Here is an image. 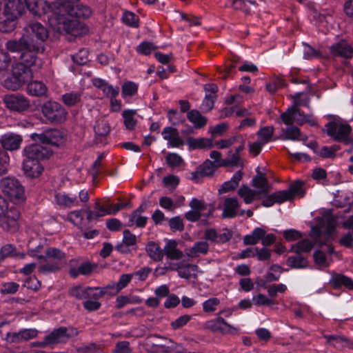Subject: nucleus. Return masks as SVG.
I'll return each mask as SVG.
<instances>
[{
	"instance_id": "obj_60",
	"label": "nucleus",
	"mask_w": 353,
	"mask_h": 353,
	"mask_svg": "<svg viewBox=\"0 0 353 353\" xmlns=\"http://www.w3.org/2000/svg\"><path fill=\"white\" fill-rule=\"evenodd\" d=\"M272 194L276 203H282L285 201L292 200L291 193L288 192L287 190L277 191Z\"/></svg>"
},
{
	"instance_id": "obj_24",
	"label": "nucleus",
	"mask_w": 353,
	"mask_h": 353,
	"mask_svg": "<svg viewBox=\"0 0 353 353\" xmlns=\"http://www.w3.org/2000/svg\"><path fill=\"white\" fill-rule=\"evenodd\" d=\"M25 173L30 177H38L43 172V167L39 161L25 159L23 163Z\"/></svg>"
},
{
	"instance_id": "obj_7",
	"label": "nucleus",
	"mask_w": 353,
	"mask_h": 353,
	"mask_svg": "<svg viewBox=\"0 0 353 353\" xmlns=\"http://www.w3.org/2000/svg\"><path fill=\"white\" fill-rule=\"evenodd\" d=\"M5 107L11 112L21 113L30 108V100L19 93L7 94L2 97Z\"/></svg>"
},
{
	"instance_id": "obj_14",
	"label": "nucleus",
	"mask_w": 353,
	"mask_h": 353,
	"mask_svg": "<svg viewBox=\"0 0 353 353\" xmlns=\"http://www.w3.org/2000/svg\"><path fill=\"white\" fill-rule=\"evenodd\" d=\"M71 336L68 333V329L65 327H61L58 329L54 330L51 333L47 335L43 341L39 343L41 347H46L52 345L59 343L67 341Z\"/></svg>"
},
{
	"instance_id": "obj_6",
	"label": "nucleus",
	"mask_w": 353,
	"mask_h": 353,
	"mask_svg": "<svg viewBox=\"0 0 353 353\" xmlns=\"http://www.w3.org/2000/svg\"><path fill=\"white\" fill-rule=\"evenodd\" d=\"M78 197L79 199L74 195L61 192L55 194V201L57 205L65 208L84 205L90 199L88 191L81 190L79 192Z\"/></svg>"
},
{
	"instance_id": "obj_13",
	"label": "nucleus",
	"mask_w": 353,
	"mask_h": 353,
	"mask_svg": "<svg viewBox=\"0 0 353 353\" xmlns=\"http://www.w3.org/2000/svg\"><path fill=\"white\" fill-rule=\"evenodd\" d=\"M32 137L34 140L39 141L42 143L54 145L57 147L62 145L65 141L62 133L57 130L46 132L43 134H33Z\"/></svg>"
},
{
	"instance_id": "obj_11",
	"label": "nucleus",
	"mask_w": 353,
	"mask_h": 353,
	"mask_svg": "<svg viewBox=\"0 0 353 353\" xmlns=\"http://www.w3.org/2000/svg\"><path fill=\"white\" fill-rule=\"evenodd\" d=\"M240 203L236 197L225 198L223 205L222 217L224 219H232L236 216H243L245 210L240 209Z\"/></svg>"
},
{
	"instance_id": "obj_26",
	"label": "nucleus",
	"mask_w": 353,
	"mask_h": 353,
	"mask_svg": "<svg viewBox=\"0 0 353 353\" xmlns=\"http://www.w3.org/2000/svg\"><path fill=\"white\" fill-rule=\"evenodd\" d=\"M238 195L243 199L245 204L252 203L255 199L261 198V194L254 190L251 189L246 185H242L237 191Z\"/></svg>"
},
{
	"instance_id": "obj_31",
	"label": "nucleus",
	"mask_w": 353,
	"mask_h": 353,
	"mask_svg": "<svg viewBox=\"0 0 353 353\" xmlns=\"http://www.w3.org/2000/svg\"><path fill=\"white\" fill-rule=\"evenodd\" d=\"M209 249V245L206 241H199L194 243V245L187 250L186 254L189 257L196 258L200 254H207Z\"/></svg>"
},
{
	"instance_id": "obj_45",
	"label": "nucleus",
	"mask_w": 353,
	"mask_h": 353,
	"mask_svg": "<svg viewBox=\"0 0 353 353\" xmlns=\"http://www.w3.org/2000/svg\"><path fill=\"white\" fill-rule=\"evenodd\" d=\"M304 183L301 181H296L292 183L290 188L288 190V192L291 193V199L292 200L296 196L303 197L305 194V190L303 189Z\"/></svg>"
},
{
	"instance_id": "obj_59",
	"label": "nucleus",
	"mask_w": 353,
	"mask_h": 353,
	"mask_svg": "<svg viewBox=\"0 0 353 353\" xmlns=\"http://www.w3.org/2000/svg\"><path fill=\"white\" fill-rule=\"evenodd\" d=\"M14 20L9 17H6L5 19L0 18V31L3 32H9L14 29Z\"/></svg>"
},
{
	"instance_id": "obj_30",
	"label": "nucleus",
	"mask_w": 353,
	"mask_h": 353,
	"mask_svg": "<svg viewBox=\"0 0 353 353\" xmlns=\"http://www.w3.org/2000/svg\"><path fill=\"white\" fill-rule=\"evenodd\" d=\"M46 85L41 81H34L28 84L27 92L29 94L36 97H41L47 92Z\"/></svg>"
},
{
	"instance_id": "obj_3",
	"label": "nucleus",
	"mask_w": 353,
	"mask_h": 353,
	"mask_svg": "<svg viewBox=\"0 0 353 353\" xmlns=\"http://www.w3.org/2000/svg\"><path fill=\"white\" fill-rule=\"evenodd\" d=\"M48 38L47 29L40 23H30L24 28V33L18 39L23 45L33 44L37 46H44V41Z\"/></svg>"
},
{
	"instance_id": "obj_37",
	"label": "nucleus",
	"mask_w": 353,
	"mask_h": 353,
	"mask_svg": "<svg viewBox=\"0 0 353 353\" xmlns=\"http://www.w3.org/2000/svg\"><path fill=\"white\" fill-rule=\"evenodd\" d=\"M287 265L292 268H305L308 265V261L303 254H296L294 256L288 257Z\"/></svg>"
},
{
	"instance_id": "obj_12",
	"label": "nucleus",
	"mask_w": 353,
	"mask_h": 353,
	"mask_svg": "<svg viewBox=\"0 0 353 353\" xmlns=\"http://www.w3.org/2000/svg\"><path fill=\"white\" fill-rule=\"evenodd\" d=\"M205 327L214 332H220L223 334H232L233 331H238L237 327L229 324L223 316L219 315H216L214 319L206 321Z\"/></svg>"
},
{
	"instance_id": "obj_64",
	"label": "nucleus",
	"mask_w": 353,
	"mask_h": 353,
	"mask_svg": "<svg viewBox=\"0 0 353 353\" xmlns=\"http://www.w3.org/2000/svg\"><path fill=\"white\" fill-rule=\"evenodd\" d=\"M20 331L19 332H9L6 334L4 340L6 343L12 344V343H20L23 342L22 338L21 336Z\"/></svg>"
},
{
	"instance_id": "obj_2",
	"label": "nucleus",
	"mask_w": 353,
	"mask_h": 353,
	"mask_svg": "<svg viewBox=\"0 0 353 353\" xmlns=\"http://www.w3.org/2000/svg\"><path fill=\"white\" fill-rule=\"evenodd\" d=\"M6 48L12 52H21L20 63L23 64L28 68L31 67H34L35 69L40 68L43 65V61L39 54L44 52L45 47L30 43L23 45L21 43V41L10 40L6 42Z\"/></svg>"
},
{
	"instance_id": "obj_52",
	"label": "nucleus",
	"mask_w": 353,
	"mask_h": 353,
	"mask_svg": "<svg viewBox=\"0 0 353 353\" xmlns=\"http://www.w3.org/2000/svg\"><path fill=\"white\" fill-rule=\"evenodd\" d=\"M219 304L220 300L218 298H210L203 303V310L206 313H212L216 310L217 306Z\"/></svg>"
},
{
	"instance_id": "obj_4",
	"label": "nucleus",
	"mask_w": 353,
	"mask_h": 353,
	"mask_svg": "<svg viewBox=\"0 0 353 353\" xmlns=\"http://www.w3.org/2000/svg\"><path fill=\"white\" fill-rule=\"evenodd\" d=\"M2 192L15 203H19L26 200L25 189L15 178L6 177L1 180Z\"/></svg>"
},
{
	"instance_id": "obj_43",
	"label": "nucleus",
	"mask_w": 353,
	"mask_h": 353,
	"mask_svg": "<svg viewBox=\"0 0 353 353\" xmlns=\"http://www.w3.org/2000/svg\"><path fill=\"white\" fill-rule=\"evenodd\" d=\"M148 217L142 216L137 212H132L129 216L128 226L131 227L136 225L138 228H144L147 223Z\"/></svg>"
},
{
	"instance_id": "obj_58",
	"label": "nucleus",
	"mask_w": 353,
	"mask_h": 353,
	"mask_svg": "<svg viewBox=\"0 0 353 353\" xmlns=\"http://www.w3.org/2000/svg\"><path fill=\"white\" fill-rule=\"evenodd\" d=\"M165 339V338H161L157 335L149 336L145 340L147 350L151 351V349H157V344L163 343L161 340Z\"/></svg>"
},
{
	"instance_id": "obj_36",
	"label": "nucleus",
	"mask_w": 353,
	"mask_h": 353,
	"mask_svg": "<svg viewBox=\"0 0 353 353\" xmlns=\"http://www.w3.org/2000/svg\"><path fill=\"white\" fill-rule=\"evenodd\" d=\"M198 266L193 264H181L179 270V276L185 279H196L197 277Z\"/></svg>"
},
{
	"instance_id": "obj_28",
	"label": "nucleus",
	"mask_w": 353,
	"mask_h": 353,
	"mask_svg": "<svg viewBox=\"0 0 353 353\" xmlns=\"http://www.w3.org/2000/svg\"><path fill=\"white\" fill-rule=\"evenodd\" d=\"M171 260H179L183 256V252L177 248V243L174 240H170L163 249V255Z\"/></svg>"
},
{
	"instance_id": "obj_18",
	"label": "nucleus",
	"mask_w": 353,
	"mask_h": 353,
	"mask_svg": "<svg viewBox=\"0 0 353 353\" xmlns=\"http://www.w3.org/2000/svg\"><path fill=\"white\" fill-rule=\"evenodd\" d=\"M326 343L336 349L345 347L353 350V341L345 336L323 334Z\"/></svg>"
},
{
	"instance_id": "obj_21",
	"label": "nucleus",
	"mask_w": 353,
	"mask_h": 353,
	"mask_svg": "<svg viewBox=\"0 0 353 353\" xmlns=\"http://www.w3.org/2000/svg\"><path fill=\"white\" fill-rule=\"evenodd\" d=\"M163 139L168 141V143L173 148H179L184 144V141L180 138L179 133L176 128L166 127L162 132Z\"/></svg>"
},
{
	"instance_id": "obj_42",
	"label": "nucleus",
	"mask_w": 353,
	"mask_h": 353,
	"mask_svg": "<svg viewBox=\"0 0 353 353\" xmlns=\"http://www.w3.org/2000/svg\"><path fill=\"white\" fill-rule=\"evenodd\" d=\"M63 264L59 262H55L48 257L45 259V263L39 266V271L43 273H50L56 272L61 269Z\"/></svg>"
},
{
	"instance_id": "obj_63",
	"label": "nucleus",
	"mask_w": 353,
	"mask_h": 353,
	"mask_svg": "<svg viewBox=\"0 0 353 353\" xmlns=\"http://www.w3.org/2000/svg\"><path fill=\"white\" fill-rule=\"evenodd\" d=\"M83 212L82 210L72 211L68 214V220L74 225H78L83 219Z\"/></svg>"
},
{
	"instance_id": "obj_10",
	"label": "nucleus",
	"mask_w": 353,
	"mask_h": 353,
	"mask_svg": "<svg viewBox=\"0 0 353 353\" xmlns=\"http://www.w3.org/2000/svg\"><path fill=\"white\" fill-rule=\"evenodd\" d=\"M57 1V0H54L52 2L48 3L45 0H25V3L27 8L34 15L41 16L47 14L48 19L53 12L54 5Z\"/></svg>"
},
{
	"instance_id": "obj_40",
	"label": "nucleus",
	"mask_w": 353,
	"mask_h": 353,
	"mask_svg": "<svg viewBox=\"0 0 353 353\" xmlns=\"http://www.w3.org/2000/svg\"><path fill=\"white\" fill-rule=\"evenodd\" d=\"M111 288L110 285H107L105 288H87V299H94L95 301L103 297L105 294H110L108 291Z\"/></svg>"
},
{
	"instance_id": "obj_29",
	"label": "nucleus",
	"mask_w": 353,
	"mask_h": 353,
	"mask_svg": "<svg viewBox=\"0 0 353 353\" xmlns=\"http://www.w3.org/2000/svg\"><path fill=\"white\" fill-rule=\"evenodd\" d=\"M186 143L190 150L212 148L213 147L212 139L208 138L188 137Z\"/></svg>"
},
{
	"instance_id": "obj_50",
	"label": "nucleus",
	"mask_w": 353,
	"mask_h": 353,
	"mask_svg": "<svg viewBox=\"0 0 353 353\" xmlns=\"http://www.w3.org/2000/svg\"><path fill=\"white\" fill-rule=\"evenodd\" d=\"M135 114V111L132 110H125L123 112L124 124L128 130H133L137 124V121L134 118Z\"/></svg>"
},
{
	"instance_id": "obj_49",
	"label": "nucleus",
	"mask_w": 353,
	"mask_h": 353,
	"mask_svg": "<svg viewBox=\"0 0 353 353\" xmlns=\"http://www.w3.org/2000/svg\"><path fill=\"white\" fill-rule=\"evenodd\" d=\"M46 257L54 260L55 262H59L61 264L65 263V254L58 249L52 248L48 249Z\"/></svg>"
},
{
	"instance_id": "obj_53",
	"label": "nucleus",
	"mask_w": 353,
	"mask_h": 353,
	"mask_svg": "<svg viewBox=\"0 0 353 353\" xmlns=\"http://www.w3.org/2000/svg\"><path fill=\"white\" fill-rule=\"evenodd\" d=\"M273 133L274 128L272 126H266L261 128L257 132V135L261 139V142L265 144L271 140Z\"/></svg>"
},
{
	"instance_id": "obj_41",
	"label": "nucleus",
	"mask_w": 353,
	"mask_h": 353,
	"mask_svg": "<svg viewBox=\"0 0 353 353\" xmlns=\"http://www.w3.org/2000/svg\"><path fill=\"white\" fill-rule=\"evenodd\" d=\"M81 92L77 91L67 92L62 95V101L68 107L74 106L81 102Z\"/></svg>"
},
{
	"instance_id": "obj_61",
	"label": "nucleus",
	"mask_w": 353,
	"mask_h": 353,
	"mask_svg": "<svg viewBox=\"0 0 353 353\" xmlns=\"http://www.w3.org/2000/svg\"><path fill=\"white\" fill-rule=\"evenodd\" d=\"M166 161L172 168L178 167L183 162V159L176 153H169L166 156Z\"/></svg>"
},
{
	"instance_id": "obj_16",
	"label": "nucleus",
	"mask_w": 353,
	"mask_h": 353,
	"mask_svg": "<svg viewBox=\"0 0 353 353\" xmlns=\"http://www.w3.org/2000/svg\"><path fill=\"white\" fill-rule=\"evenodd\" d=\"M25 11L24 2L21 0H10L4 6L3 14L6 17L16 19Z\"/></svg>"
},
{
	"instance_id": "obj_19",
	"label": "nucleus",
	"mask_w": 353,
	"mask_h": 353,
	"mask_svg": "<svg viewBox=\"0 0 353 353\" xmlns=\"http://www.w3.org/2000/svg\"><path fill=\"white\" fill-rule=\"evenodd\" d=\"M23 139L22 137L16 134H6L3 135L1 138L0 145L1 150L4 151L3 149L6 150H18L20 148Z\"/></svg>"
},
{
	"instance_id": "obj_33",
	"label": "nucleus",
	"mask_w": 353,
	"mask_h": 353,
	"mask_svg": "<svg viewBox=\"0 0 353 353\" xmlns=\"http://www.w3.org/2000/svg\"><path fill=\"white\" fill-rule=\"evenodd\" d=\"M187 117L188 120L194 125L195 128H201L204 127L208 121L205 117L196 110H192L188 112Z\"/></svg>"
},
{
	"instance_id": "obj_20",
	"label": "nucleus",
	"mask_w": 353,
	"mask_h": 353,
	"mask_svg": "<svg viewBox=\"0 0 353 353\" xmlns=\"http://www.w3.org/2000/svg\"><path fill=\"white\" fill-rule=\"evenodd\" d=\"M301 96V93H296L293 97L294 99V105L288 108L286 112H283L281 117L283 122L285 125H292L295 122L296 116L298 114L301 116V112L299 109V106L301 105V103L297 100Z\"/></svg>"
},
{
	"instance_id": "obj_48",
	"label": "nucleus",
	"mask_w": 353,
	"mask_h": 353,
	"mask_svg": "<svg viewBox=\"0 0 353 353\" xmlns=\"http://www.w3.org/2000/svg\"><path fill=\"white\" fill-rule=\"evenodd\" d=\"M340 149L338 145H333L330 147L324 146L319 151H316V154L322 158L333 159L336 157L335 152Z\"/></svg>"
},
{
	"instance_id": "obj_39",
	"label": "nucleus",
	"mask_w": 353,
	"mask_h": 353,
	"mask_svg": "<svg viewBox=\"0 0 353 353\" xmlns=\"http://www.w3.org/2000/svg\"><path fill=\"white\" fill-rule=\"evenodd\" d=\"M312 248L313 243L310 240L303 239L293 245L290 249V252L295 254H303L304 253L310 252Z\"/></svg>"
},
{
	"instance_id": "obj_54",
	"label": "nucleus",
	"mask_w": 353,
	"mask_h": 353,
	"mask_svg": "<svg viewBox=\"0 0 353 353\" xmlns=\"http://www.w3.org/2000/svg\"><path fill=\"white\" fill-rule=\"evenodd\" d=\"M94 131L97 136L105 137L110 132V126L107 121H98L94 126Z\"/></svg>"
},
{
	"instance_id": "obj_56",
	"label": "nucleus",
	"mask_w": 353,
	"mask_h": 353,
	"mask_svg": "<svg viewBox=\"0 0 353 353\" xmlns=\"http://www.w3.org/2000/svg\"><path fill=\"white\" fill-rule=\"evenodd\" d=\"M123 21L127 25L132 27L139 26V17L131 12H125L123 15Z\"/></svg>"
},
{
	"instance_id": "obj_8",
	"label": "nucleus",
	"mask_w": 353,
	"mask_h": 353,
	"mask_svg": "<svg viewBox=\"0 0 353 353\" xmlns=\"http://www.w3.org/2000/svg\"><path fill=\"white\" fill-rule=\"evenodd\" d=\"M326 131L328 136L335 141L349 143V136L352 131L351 126L347 123L339 122H330L326 125Z\"/></svg>"
},
{
	"instance_id": "obj_47",
	"label": "nucleus",
	"mask_w": 353,
	"mask_h": 353,
	"mask_svg": "<svg viewBox=\"0 0 353 353\" xmlns=\"http://www.w3.org/2000/svg\"><path fill=\"white\" fill-rule=\"evenodd\" d=\"M199 168L205 176H212L217 169V165L214 162L208 159L200 165Z\"/></svg>"
},
{
	"instance_id": "obj_35",
	"label": "nucleus",
	"mask_w": 353,
	"mask_h": 353,
	"mask_svg": "<svg viewBox=\"0 0 353 353\" xmlns=\"http://www.w3.org/2000/svg\"><path fill=\"white\" fill-rule=\"evenodd\" d=\"M134 274H123L121 275L118 283L110 285L111 288L110 290V294L115 295L122 289L125 288L128 283L131 281Z\"/></svg>"
},
{
	"instance_id": "obj_57",
	"label": "nucleus",
	"mask_w": 353,
	"mask_h": 353,
	"mask_svg": "<svg viewBox=\"0 0 353 353\" xmlns=\"http://www.w3.org/2000/svg\"><path fill=\"white\" fill-rule=\"evenodd\" d=\"M74 62L79 65H84L88 61V51L86 49H81L72 56Z\"/></svg>"
},
{
	"instance_id": "obj_17",
	"label": "nucleus",
	"mask_w": 353,
	"mask_h": 353,
	"mask_svg": "<svg viewBox=\"0 0 353 353\" xmlns=\"http://www.w3.org/2000/svg\"><path fill=\"white\" fill-rule=\"evenodd\" d=\"M330 53L335 57L350 59L353 57V48L345 40H341L330 48Z\"/></svg>"
},
{
	"instance_id": "obj_9",
	"label": "nucleus",
	"mask_w": 353,
	"mask_h": 353,
	"mask_svg": "<svg viewBox=\"0 0 353 353\" xmlns=\"http://www.w3.org/2000/svg\"><path fill=\"white\" fill-rule=\"evenodd\" d=\"M19 217L20 213L17 208H11L6 213L0 215V227L5 232L14 233L19 228Z\"/></svg>"
},
{
	"instance_id": "obj_5",
	"label": "nucleus",
	"mask_w": 353,
	"mask_h": 353,
	"mask_svg": "<svg viewBox=\"0 0 353 353\" xmlns=\"http://www.w3.org/2000/svg\"><path fill=\"white\" fill-rule=\"evenodd\" d=\"M41 112L48 121L56 124L64 122L68 114L65 109L60 103L51 101L43 105Z\"/></svg>"
},
{
	"instance_id": "obj_55",
	"label": "nucleus",
	"mask_w": 353,
	"mask_h": 353,
	"mask_svg": "<svg viewBox=\"0 0 353 353\" xmlns=\"http://www.w3.org/2000/svg\"><path fill=\"white\" fill-rule=\"evenodd\" d=\"M191 319L192 316L190 315L184 314L172 321L170 325L174 330H178L185 325Z\"/></svg>"
},
{
	"instance_id": "obj_38",
	"label": "nucleus",
	"mask_w": 353,
	"mask_h": 353,
	"mask_svg": "<svg viewBox=\"0 0 353 353\" xmlns=\"http://www.w3.org/2000/svg\"><path fill=\"white\" fill-rule=\"evenodd\" d=\"M146 252L149 256L154 261H161L163 257V250L161 249L159 245L153 242H149L146 245Z\"/></svg>"
},
{
	"instance_id": "obj_25",
	"label": "nucleus",
	"mask_w": 353,
	"mask_h": 353,
	"mask_svg": "<svg viewBox=\"0 0 353 353\" xmlns=\"http://www.w3.org/2000/svg\"><path fill=\"white\" fill-rule=\"evenodd\" d=\"M93 85L101 90L106 97H117L119 95V88L118 86L114 87L101 79H94Z\"/></svg>"
},
{
	"instance_id": "obj_51",
	"label": "nucleus",
	"mask_w": 353,
	"mask_h": 353,
	"mask_svg": "<svg viewBox=\"0 0 353 353\" xmlns=\"http://www.w3.org/2000/svg\"><path fill=\"white\" fill-rule=\"evenodd\" d=\"M3 85L6 89L12 91L18 90L22 87L21 81L17 80L12 73L10 77L4 80Z\"/></svg>"
},
{
	"instance_id": "obj_22",
	"label": "nucleus",
	"mask_w": 353,
	"mask_h": 353,
	"mask_svg": "<svg viewBox=\"0 0 353 353\" xmlns=\"http://www.w3.org/2000/svg\"><path fill=\"white\" fill-rule=\"evenodd\" d=\"M163 343L157 344V349H151L152 352H157L162 353H183V348L180 345L176 344L174 341L165 339L162 340Z\"/></svg>"
},
{
	"instance_id": "obj_44",
	"label": "nucleus",
	"mask_w": 353,
	"mask_h": 353,
	"mask_svg": "<svg viewBox=\"0 0 353 353\" xmlns=\"http://www.w3.org/2000/svg\"><path fill=\"white\" fill-rule=\"evenodd\" d=\"M239 141H243V137L241 135H236L213 142V147L216 146L219 149L228 148Z\"/></svg>"
},
{
	"instance_id": "obj_1",
	"label": "nucleus",
	"mask_w": 353,
	"mask_h": 353,
	"mask_svg": "<svg viewBox=\"0 0 353 353\" xmlns=\"http://www.w3.org/2000/svg\"><path fill=\"white\" fill-rule=\"evenodd\" d=\"M79 0H57L48 18V23L54 30L77 36L82 33V24L77 19L88 18L91 9L78 4Z\"/></svg>"
},
{
	"instance_id": "obj_15",
	"label": "nucleus",
	"mask_w": 353,
	"mask_h": 353,
	"mask_svg": "<svg viewBox=\"0 0 353 353\" xmlns=\"http://www.w3.org/2000/svg\"><path fill=\"white\" fill-rule=\"evenodd\" d=\"M26 159L29 160L40 161L50 157L52 152L46 147L40 144H32L24 149Z\"/></svg>"
},
{
	"instance_id": "obj_62",
	"label": "nucleus",
	"mask_w": 353,
	"mask_h": 353,
	"mask_svg": "<svg viewBox=\"0 0 353 353\" xmlns=\"http://www.w3.org/2000/svg\"><path fill=\"white\" fill-rule=\"evenodd\" d=\"M10 55L6 51L0 50V71L6 70L11 63Z\"/></svg>"
},
{
	"instance_id": "obj_34",
	"label": "nucleus",
	"mask_w": 353,
	"mask_h": 353,
	"mask_svg": "<svg viewBox=\"0 0 353 353\" xmlns=\"http://www.w3.org/2000/svg\"><path fill=\"white\" fill-rule=\"evenodd\" d=\"M331 283L334 288H339L343 285L350 290L353 289L352 279L341 274H334L331 279Z\"/></svg>"
},
{
	"instance_id": "obj_27",
	"label": "nucleus",
	"mask_w": 353,
	"mask_h": 353,
	"mask_svg": "<svg viewBox=\"0 0 353 353\" xmlns=\"http://www.w3.org/2000/svg\"><path fill=\"white\" fill-rule=\"evenodd\" d=\"M252 185L255 188L259 189L257 192L261 196L262 195H267L270 191V185H269L267 178L265 174L259 172H258V174L253 178Z\"/></svg>"
},
{
	"instance_id": "obj_32",
	"label": "nucleus",
	"mask_w": 353,
	"mask_h": 353,
	"mask_svg": "<svg viewBox=\"0 0 353 353\" xmlns=\"http://www.w3.org/2000/svg\"><path fill=\"white\" fill-rule=\"evenodd\" d=\"M243 172L241 170L237 171L232 178L226 182H225L219 192L220 194L225 193L231 190H234L238 187L239 181L242 179Z\"/></svg>"
},
{
	"instance_id": "obj_23",
	"label": "nucleus",
	"mask_w": 353,
	"mask_h": 353,
	"mask_svg": "<svg viewBox=\"0 0 353 353\" xmlns=\"http://www.w3.org/2000/svg\"><path fill=\"white\" fill-rule=\"evenodd\" d=\"M12 73L17 80L21 81L22 85L32 78V70L22 63H16L12 68Z\"/></svg>"
},
{
	"instance_id": "obj_46",
	"label": "nucleus",
	"mask_w": 353,
	"mask_h": 353,
	"mask_svg": "<svg viewBox=\"0 0 353 353\" xmlns=\"http://www.w3.org/2000/svg\"><path fill=\"white\" fill-rule=\"evenodd\" d=\"M139 85L133 81H125L121 88L123 97H132L137 93Z\"/></svg>"
}]
</instances>
